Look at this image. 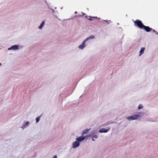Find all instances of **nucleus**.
<instances>
[{"label": "nucleus", "instance_id": "obj_1", "mask_svg": "<svg viewBox=\"0 0 158 158\" xmlns=\"http://www.w3.org/2000/svg\"><path fill=\"white\" fill-rule=\"evenodd\" d=\"M99 133L95 131H93L89 133L87 135V138H89V139H91L92 141H95V139H97L98 138Z\"/></svg>", "mask_w": 158, "mask_h": 158}, {"label": "nucleus", "instance_id": "obj_2", "mask_svg": "<svg viewBox=\"0 0 158 158\" xmlns=\"http://www.w3.org/2000/svg\"><path fill=\"white\" fill-rule=\"evenodd\" d=\"M134 25L135 26H137L139 28L143 29L144 25L143 24L142 21L139 19H137L135 21H134Z\"/></svg>", "mask_w": 158, "mask_h": 158}, {"label": "nucleus", "instance_id": "obj_3", "mask_svg": "<svg viewBox=\"0 0 158 158\" xmlns=\"http://www.w3.org/2000/svg\"><path fill=\"white\" fill-rule=\"evenodd\" d=\"M141 114V113H139V114H134L131 116L127 117V118L128 120H133L137 119L141 116V115L140 114Z\"/></svg>", "mask_w": 158, "mask_h": 158}, {"label": "nucleus", "instance_id": "obj_4", "mask_svg": "<svg viewBox=\"0 0 158 158\" xmlns=\"http://www.w3.org/2000/svg\"><path fill=\"white\" fill-rule=\"evenodd\" d=\"M77 141L73 143L72 144L73 148H75L78 147L79 146V137L76 138Z\"/></svg>", "mask_w": 158, "mask_h": 158}, {"label": "nucleus", "instance_id": "obj_5", "mask_svg": "<svg viewBox=\"0 0 158 158\" xmlns=\"http://www.w3.org/2000/svg\"><path fill=\"white\" fill-rule=\"evenodd\" d=\"M143 29H144L146 31L149 32L152 30V29L148 26H146L144 25L143 27Z\"/></svg>", "mask_w": 158, "mask_h": 158}, {"label": "nucleus", "instance_id": "obj_6", "mask_svg": "<svg viewBox=\"0 0 158 158\" xmlns=\"http://www.w3.org/2000/svg\"><path fill=\"white\" fill-rule=\"evenodd\" d=\"M86 41V40H85L82 44L80 45V48L81 49H83L84 48L85 46V42Z\"/></svg>", "mask_w": 158, "mask_h": 158}, {"label": "nucleus", "instance_id": "obj_7", "mask_svg": "<svg viewBox=\"0 0 158 158\" xmlns=\"http://www.w3.org/2000/svg\"><path fill=\"white\" fill-rule=\"evenodd\" d=\"M19 49V47L18 45H14L12 46L10 48H8V50L14 49V50H16Z\"/></svg>", "mask_w": 158, "mask_h": 158}, {"label": "nucleus", "instance_id": "obj_8", "mask_svg": "<svg viewBox=\"0 0 158 158\" xmlns=\"http://www.w3.org/2000/svg\"><path fill=\"white\" fill-rule=\"evenodd\" d=\"M110 129H100L98 132L100 133H106L108 132Z\"/></svg>", "mask_w": 158, "mask_h": 158}, {"label": "nucleus", "instance_id": "obj_9", "mask_svg": "<svg viewBox=\"0 0 158 158\" xmlns=\"http://www.w3.org/2000/svg\"><path fill=\"white\" fill-rule=\"evenodd\" d=\"M86 139H87V135L84 136L82 135L81 136H80V142L83 141Z\"/></svg>", "mask_w": 158, "mask_h": 158}, {"label": "nucleus", "instance_id": "obj_10", "mask_svg": "<svg viewBox=\"0 0 158 158\" xmlns=\"http://www.w3.org/2000/svg\"><path fill=\"white\" fill-rule=\"evenodd\" d=\"M145 48L144 47L142 48L139 51V56H141L145 50Z\"/></svg>", "mask_w": 158, "mask_h": 158}, {"label": "nucleus", "instance_id": "obj_11", "mask_svg": "<svg viewBox=\"0 0 158 158\" xmlns=\"http://www.w3.org/2000/svg\"><path fill=\"white\" fill-rule=\"evenodd\" d=\"M90 129H85L82 132V135H83L87 133Z\"/></svg>", "mask_w": 158, "mask_h": 158}, {"label": "nucleus", "instance_id": "obj_12", "mask_svg": "<svg viewBox=\"0 0 158 158\" xmlns=\"http://www.w3.org/2000/svg\"><path fill=\"white\" fill-rule=\"evenodd\" d=\"M44 25V22L43 21L41 23L40 25L39 26V28L40 29H41L42 28V27H43Z\"/></svg>", "mask_w": 158, "mask_h": 158}, {"label": "nucleus", "instance_id": "obj_13", "mask_svg": "<svg viewBox=\"0 0 158 158\" xmlns=\"http://www.w3.org/2000/svg\"><path fill=\"white\" fill-rule=\"evenodd\" d=\"M94 38V36L93 35H91L89 37H88L87 39H86L85 40H86V41L89 39H92Z\"/></svg>", "mask_w": 158, "mask_h": 158}, {"label": "nucleus", "instance_id": "obj_14", "mask_svg": "<svg viewBox=\"0 0 158 158\" xmlns=\"http://www.w3.org/2000/svg\"><path fill=\"white\" fill-rule=\"evenodd\" d=\"M29 123L28 121H27L26 123L25 124H24V126H25V127H26L27 126H28Z\"/></svg>", "mask_w": 158, "mask_h": 158}, {"label": "nucleus", "instance_id": "obj_15", "mask_svg": "<svg viewBox=\"0 0 158 158\" xmlns=\"http://www.w3.org/2000/svg\"><path fill=\"white\" fill-rule=\"evenodd\" d=\"M40 120V117H37L36 119V123H37Z\"/></svg>", "mask_w": 158, "mask_h": 158}, {"label": "nucleus", "instance_id": "obj_16", "mask_svg": "<svg viewBox=\"0 0 158 158\" xmlns=\"http://www.w3.org/2000/svg\"><path fill=\"white\" fill-rule=\"evenodd\" d=\"M143 106L142 105H139L138 106V108L139 109H140L143 108Z\"/></svg>", "mask_w": 158, "mask_h": 158}, {"label": "nucleus", "instance_id": "obj_17", "mask_svg": "<svg viewBox=\"0 0 158 158\" xmlns=\"http://www.w3.org/2000/svg\"><path fill=\"white\" fill-rule=\"evenodd\" d=\"M153 31L155 32L156 34L158 35V33L157 32L155 31L154 30H152Z\"/></svg>", "mask_w": 158, "mask_h": 158}, {"label": "nucleus", "instance_id": "obj_18", "mask_svg": "<svg viewBox=\"0 0 158 158\" xmlns=\"http://www.w3.org/2000/svg\"><path fill=\"white\" fill-rule=\"evenodd\" d=\"M52 158H57V156L56 155H54Z\"/></svg>", "mask_w": 158, "mask_h": 158}, {"label": "nucleus", "instance_id": "obj_19", "mask_svg": "<svg viewBox=\"0 0 158 158\" xmlns=\"http://www.w3.org/2000/svg\"><path fill=\"white\" fill-rule=\"evenodd\" d=\"M88 19L90 20H92V19L91 18V17H90V18L89 19Z\"/></svg>", "mask_w": 158, "mask_h": 158}, {"label": "nucleus", "instance_id": "obj_20", "mask_svg": "<svg viewBox=\"0 0 158 158\" xmlns=\"http://www.w3.org/2000/svg\"><path fill=\"white\" fill-rule=\"evenodd\" d=\"M77 11H75V14H77Z\"/></svg>", "mask_w": 158, "mask_h": 158}, {"label": "nucleus", "instance_id": "obj_21", "mask_svg": "<svg viewBox=\"0 0 158 158\" xmlns=\"http://www.w3.org/2000/svg\"><path fill=\"white\" fill-rule=\"evenodd\" d=\"M2 65L0 63V66H1Z\"/></svg>", "mask_w": 158, "mask_h": 158}]
</instances>
